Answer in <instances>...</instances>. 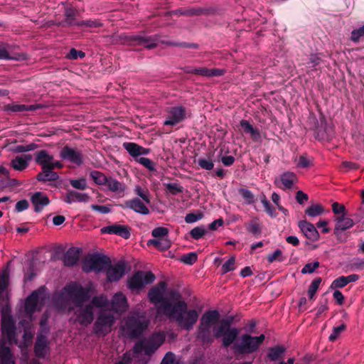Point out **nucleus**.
Wrapping results in <instances>:
<instances>
[{
	"label": "nucleus",
	"instance_id": "obj_1",
	"mask_svg": "<svg viewBox=\"0 0 364 364\" xmlns=\"http://www.w3.org/2000/svg\"><path fill=\"white\" fill-rule=\"evenodd\" d=\"M161 307L166 315L174 318L178 324L186 331L192 329L198 321L197 311H188L187 304L184 301H179L173 304L169 300H164Z\"/></svg>",
	"mask_w": 364,
	"mask_h": 364
},
{
	"label": "nucleus",
	"instance_id": "obj_2",
	"mask_svg": "<svg viewBox=\"0 0 364 364\" xmlns=\"http://www.w3.org/2000/svg\"><path fill=\"white\" fill-rule=\"evenodd\" d=\"M264 338V334H261L259 336H252L247 333L242 334L240 339L233 343L231 350L235 355L253 353L259 349Z\"/></svg>",
	"mask_w": 364,
	"mask_h": 364
},
{
	"label": "nucleus",
	"instance_id": "obj_3",
	"mask_svg": "<svg viewBox=\"0 0 364 364\" xmlns=\"http://www.w3.org/2000/svg\"><path fill=\"white\" fill-rule=\"evenodd\" d=\"M149 321L143 316H129L124 320L122 331L129 339L139 338L148 328Z\"/></svg>",
	"mask_w": 364,
	"mask_h": 364
},
{
	"label": "nucleus",
	"instance_id": "obj_4",
	"mask_svg": "<svg viewBox=\"0 0 364 364\" xmlns=\"http://www.w3.org/2000/svg\"><path fill=\"white\" fill-rule=\"evenodd\" d=\"M165 335L161 332H155L147 338L139 341L134 347L136 353L144 352L146 355L151 356L165 341Z\"/></svg>",
	"mask_w": 364,
	"mask_h": 364
},
{
	"label": "nucleus",
	"instance_id": "obj_5",
	"mask_svg": "<svg viewBox=\"0 0 364 364\" xmlns=\"http://www.w3.org/2000/svg\"><path fill=\"white\" fill-rule=\"evenodd\" d=\"M156 277L151 272L136 271L127 282V288L132 292H139L147 284L154 282Z\"/></svg>",
	"mask_w": 364,
	"mask_h": 364
},
{
	"label": "nucleus",
	"instance_id": "obj_6",
	"mask_svg": "<svg viewBox=\"0 0 364 364\" xmlns=\"http://www.w3.org/2000/svg\"><path fill=\"white\" fill-rule=\"evenodd\" d=\"M115 323L113 314L107 311H100L93 325L94 333L98 336H105L112 331Z\"/></svg>",
	"mask_w": 364,
	"mask_h": 364
},
{
	"label": "nucleus",
	"instance_id": "obj_7",
	"mask_svg": "<svg viewBox=\"0 0 364 364\" xmlns=\"http://www.w3.org/2000/svg\"><path fill=\"white\" fill-rule=\"evenodd\" d=\"M74 314L70 318V321L74 324H80L82 326H88L94 320L92 305L90 304L75 306Z\"/></svg>",
	"mask_w": 364,
	"mask_h": 364
},
{
	"label": "nucleus",
	"instance_id": "obj_8",
	"mask_svg": "<svg viewBox=\"0 0 364 364\" xmlns=\"http://www.w3.org/2000/svg\"><path fill=\"white\" fill-rule=\"evenodd\" d=\"M64 289L75 306H80L90 299L89 289L77 282L67 284Z\"/></svg>",
	"mask_w": 364,
	"mask_h": 364
},
{
	"label": "nucleus",
	"instance_id": "obj_9",
	"mask_svg": "<svg viewBox=\"0 0 364 364\" xmlns=\"http://www.w3.org/2000/svg\"><path fill=\"white\" fill-rule=\"evenodd\" d=\"M111 264L109 257L99 254H93L87 257L82 265V271L89 273L92 271L102 272Z\"/></svg>",
	"mask_w": 364,
	"mask_h": 364
},
{
	"label": "nucleus",
	"instance_id": "obj_10",
	"mask_svg": "<svg viewBox=\"0 0 364 364\" xmlns=\"http://www.w3.org/2000/svg\"><path fill=\"white\" fill-rule=\"evenodd\" d=\"M45 287H41L38 289L33 291L25 300V311L26 314L32 315L37 310L38 305L42 306L45 301L44 296Z\"/></svg>",
	"mask_w": 364,
	"mask_h": 364
},
{
	"label": "nucleus",
	"instance_id": "obj_11",
	"mask_svg": "<svg viewBox=\"0 0 364 364\" xmlns=\"http://www.w3.org/2000/svg\"><path fill=\"white\" fill-rule=\"evenodd\" d=\"M240 333V331L233 327L232 329H227V331H223L222 328H214V337L218 338L223 337L222 338V346L226 348L229 347H232L233 343H235L237 341V338L238 337Z\"/></svg>",
	"mask_w": 364,
	"mask_h": 364
},
{
	"label": "nucleus",
	"instance_id": "obj_12",
	"mask_svg": "<svg viewBox=\"0 0 364 364\" xmlns=\"http://www.w3.org/2000/svg\"><path fill=\"white\" fill-rule=\"evenodd\" d=\"M166 119L164 125L175 126L183 121L186 117V108L183 106H174L168 107L166 110Z\"/></svg>",
	"mask_w": 364,
	"mask_h": 364
},
{
	"label": "nucleus",
	"instance_id": "obj_13",
	"mask_svg": "<svg viewBox=\"0 0 364 364\" xmlns=\"http://www.w3.org/2000/svg\"><path fill=\"white\" fill-rule=\"evenodd\" d=\"M10 311V308L5 306L2 309L1 327L3 334L9 339H13L16 336V326L13 317L7 312Z\"/></svg>",
	"mask_w": 364,
	"mask_h": 364
},
{
	"label": "nucleus",
	"instance_id": "obj_14",
	"mask_svg": "<svg viewBox=\"0 0 364 364\" xmlns=\"http://www.w3.org/2000/svg\"><path fill=\"white\" fill-rule=\"evenodd\" d=\"M59 156L63 160L77 166H80L84 162V156L82 151L77 148H72L69 146H63L60 151Z\"/></svg>",
	"mask_w": 364,
	"mask_h": 364
},
{
	"label": "nucleus",
	"instance_id": "obj_15",
	"mask_svg": "<svg viewBox=\"0 0 364 364\" xmlns=\"http://www.w3.org/2000/svg\"><path fill=\"white\" fill-rule=\"evenodd\" d=\"M129 309V304L126 296L121 291L117 292L112 296L110 302V309L115 313L122 314Z\"/></svg>",
	"mask_w": 364,
	"mask_h": 364
},
{
	"label": "nucleus",
	"instance_id": "obj_16",
	"mask_svg": "<svg viewBox=\"0 0 364 364\" xmlns=\"http://www.w3.org/2000/svg\"><path fill=\"white\" fill-rule=\"evenodd\" d=\"M298 227L304 235L311 242H316L320 238V235L316 226L311 223L303 220L298 223Z\"/></svg>",
	"mask_w": 364,
	"mask_h": 364
},
{
	"label": "nucleus",
	"instance_id": "obj_17",
	"mask_svg": "<svg viewBox=\"0 0 364 364\" xmlns=\"http://www.w3.org/2000/svg\"><path fill=\"white\" fill-rule=\"evenodd\" d=\"M131 228L128 225H122L114 223L111 225L103 227L101 232L103 234H110L119 235L124 239H129L131 236Z\"/></svg>",
	"mask_w": 364,
	"mask_h": 364
},
{
	"label": "nucleus",
	"instance_id": "obj_18",
	"mask_svg": "<svg viewBox=\"0 0 364 364\" xmlns=\"http://www.w3.org/2000/svg\"><path fill=\"white\" fill-rule=\"evenodd\" d=\"M107 278L109 282H117L125 274V265L123 262H118L117 264L107 265Z\"/></svg>",
	"mask_w": 364,
	"mask_h": 364
},
{
	"label": "nucleus",
	"instance_id": "obj_19",
	"mask_svg": "<svg viewBox=\"0 0 364 364\" xmlns=\"http://www.w3.org/2000/svg\"><path fill=\"white\" fill-rule=\"evenodd\" d=\"M128 41L132 46H142L148 49H152L157 46L156 40L152 36L140 35L130 36Z\"/></svg>",
	"mask_w": 364,
	"mask_h": 364
},
{
	"label": "nucleus",
	"instance_id": "obj_20",
	"mask_svg": "<svg viewBox=\"0 0 364 364\" xmlns=\"http://www.w3.org/2000/svg\"><path fill=\"white\" fill-rule=\"evenodd\" d=\"M214 11L213 9L210 7H191V8H180L173 11L176 15L194 16L208 15Z\"/></svg>",
	"mask_w": 364,
	"mask_h": 364
},
{
	"label": "nucleus",
	"instance_id": "obj_21",
	"mask_svg": "<svg viewBox=\"0 0 364 364\" xmlns=\"http://www.w3.org/2000/svg\"><path fill=\"white\" fill-rule=\"evenodd\" d=\"M31 202L34 207V212L41 213L50 201L46 193L38 191L31 196Z\"/></svg>",
	"mask_w": 364,
	"mask_h": 364
},
{
	"label": "nucleus",
	"instance_id": "obj_22",
	"mask_svg": "<svg viewBox=\"0 0 364 364\" xmlns=\"http://www.w3.org/2000/svg\"><path fill=\"white\" fill-rule=\"evenodd\" d=\"M166 284L165 282H160L158 284V287H154L150 289L148 292V298L150 302L153 304H162L164 300H167L163 297L162 291L166 288Z\"/></svg>",
	"mask_w": 364,
	"mask_h": 364
},
{
	"label": "nucleus",
	"instance_id": "obj_23",
	"mask_svg": "<svg viewBox=\"0 0 364 364\" xmlns=\"http://www.w3.org/2000/svg\"><path fill=\"white\" fill-rule=\"evenodd\" d=\"M81 252L82 250L80 248L70 247L63 256L64 265L69 267L75 266L80 259Z\"/></svg>",
	"mask_w": 364,
	"mask_h": 364
},
{
	"label": "nucleus",
	"instance_id": "obj_24",
	"mask_svg": "<svg viewBox=\"0 0 364 364\" xmlns=\"http://www.w3.org/2000/svg\"><path fill=\"white\" fill-rule=\"evenodd\" d=\"M335 221L336 225L333 233L337 237H339V235L342 231H345L352 228L354 225L353 220L350 218L346 217V215L337 216Z\"/></svg>",
	"mask_w": 364,
	"mask_h": 364
},
{
	"label": "nucleus",
	"instance_id": "obj_25",
	"mask_svg": "<svg viewBox=\"0 0 364 364\" xmlns=\"http://www.w3.org/2000/svg\"><path fill=\"white\" fill-rule=\"evenodd\" d=\"M122 207L123 208L132 209L134 212L142 215H148L149 213V208L138 198H134L133 199L126 200Z\"/></svg>",
	"mask_w": 364,
	"mask_h": 364
},
{
	"label": "nucleus",
	"instance_id": "obj_26",
	"mask_svg": "<svg viewBox=\"0 0 364 364\" xmlns=\"http://www.w3.org/2000/svg\"><path fill=\"white\" fill-rule=\"evenodd\" d=\"M48 348V341L46 336L42 333H38L36 341L34 344V353L38 358H44Z\"/></svg>",
	"mask_w": 364,
	"mask_h": 364
},
{
	"label": "nucleus",
	"instance_id": "obj_27",
	"mask_svg": "<svg viewBox=\"0 0 364 364\" xmlns=\"http://www.w3.org/2000/svg\"><path fill=\"white\" fill-rule=\"evenodd\" d=\"M43 105L40 104L26 105L12 103L6 105L4 109L7 112H23L27 111H36L41 109Z\"/></svg>",
	"mask_w": 364,
	"mask_h": 364
},
{
	"label": "nucleus",
	"instance_id": "obj_28",
	"mask_svg": "<svg viewBox=\"0 0 364 364\" xmlns=\"http://www.w3.org/2000/svg\"><path fill=\"white\" fill-rule=\"evenodd\" d=\"M220 313L217 310H208L205 311L200 318V323L211 327L213 325L216 324L220 321Z\"/></svg>",
	"mask_w": 364,
	"mask_h": 364
},
{
	"label": "nucleus",
	"instance_id": "obj_29",
	"mask_svg": "<svg viewBox=\"0 0 364 364\" xmlns=\"http://www.w3.org/2000/svg\"><path fill=\"white\" fill-rule=\"evenodd\" d=\"M59 178L58 173L53 171V166L46 167L36 176V179L43 183L55 181Z\"/></svg>",
	"mask_w": 364,
	"mask_h": 364
},
{
	"label": "nucleus",
	"instance_id": "obj_30",
	"mask_svg": "<svg viewBox=\"0 0 364 364\" xmlns=\"http://www.w3.org/2000/svg\"><path fill=\"white\" fill-rule=\"evenodd\" d=\"M77 11L73 7H67L65 9L64 16L65 19L57 23V26L61 27H69L75 25V20L77 14Z\"/></svg>",
	"mask_w": 364,
	"mask_h": 364
},
{
	"label": "nucleus",
	"instance_id": "obj_31",
	"mask_svg": "<svg viewBox=\"0 0 364 364\" xmlns=\"http://www.w3.org/2000/svg\"><path fill=\"white\" fill-rule=\"evenodd\" d=\"M36 163L41 166V168L51 166V161H53V156L49 154L46 150H41L36 154Z\"/></svg>",
	"mask_w": 364,
	"mask_h": 364
},
{
	"label": "nucleus",
	"instance_id": "obj_32",
	"mask_svg": "<svg viewBox=\"0 0 364 364\" xmlns=\"http://www.w3.org/2000/svg\"><path fill=\"white\" fill-rule=\"evenodd\" d=\"M197 338L200 340L203 344H211L213 342L211 327L200 323L198 327Z\"/></svg>",
	"mask_w": 364,
	"mask_h": 364
},
{
	"label": "nucleus",
	"instance_id": "obj_33",
	"mask_svg": "<svg viewBox=\"0 0 364 364\" xmlns=\"http://www.w3.org/2000/svg\"><path fill=\"white\" fill-rule=\"evenodd\" d=\"M90 196L87 193H82L75 191H68L64 201L67 203L71 204L76 201L87 203L89 201Z\"/></svg>",
	"mask_w": 364,
	"mask_h": 364
},
{
	"label": "nucleus",
	"instance_id": "obj_34",
	"mask_svg": "<svg viewBox=\"0 0 364 364\" xmlns=\"http://www.w3.org/2000/svg\"><path fill=\"white\" fill-rule=\"evenodd\" d=\"M32 159L31 154H24L21 156H17L12 159L11 164V166L17 171H22L27 168L28 166V161Z\"/></svg>",
	"mask_w": 364,
	"mask_h": 364
},
{
	"label": "nucleus",
	"instance_id": "obj_35",
	"mask_svg": "<svg viewBox=\"0 0 364 364\" xmlns=\"http://www.w3.org/2000/svg\"><path fill=\"white\" fill-rule=\"evenodd\" d=\"M195 75L203 77H212L215 76H222L225 74V70L218 68L209 69L207 68H196L194 69Z\"/></svg>",
	"mask_w": 364,
	"mask_h": 364
},
{
	"label": "nucleus",
	"instance_id": "obj_36",
	"mask_svg": "<svg viewBox=\"0 0 364 364\" xmlns=\"http://www.w3.org/2000/svg\"><path fill=\"white\" fill-rule=\"evenodd\" d=\"M240 124L243 129L244 132L250 134L252 140L258 141L261 138L259 130L254 128L247 120L242 119Z\"/></svg>",
	"mask_w": 364,
	"mask_h": 364
},
{
	"label": "nucleus",
	"instance_id": "obj_37",
	"mask_svg": "<svg viewBox=\"0 0 364 364\" xmlns=\"http://www.w3.org/2000/svg\"><path fill=\"white\" fill-rule=\"evenodd\" d=\"M148 245H152L161 251H166L171 246V242L168 238L151 239L147 242Z\"/></svg>",
	"mask_w": 364,
	"mask_h": 364
},
{
	"label": "nucleus",
	"instance_id": "obj_38",
	"mask_svg": "<svg viewBox=\"0 0 364 364\" xmlns=\"http://www.w3.org/2000/svg\"><path fill=\"white\" fill-rule=\"evenodd\" d=\"M297 177L293 172H285L280 176V181L282 185L287 189H291L294 183L296 181Z\"/></svg>",
	"mask_w": 364,
	"mask_h": 364
},
{
	"label": "nucleus",
	"instance_id": "obj_39",
	"mask_svg": "<svg viewBox=\"0 0 364 364\" xmlns=\"http://www.w3.org/2000/svg\"><path fill=\"white\" fill-rule=\"evenodd\" d=\"M285 350L286 348L284 346H276L269 349L267 356L272 361H276L282 358Z\"/></svg>",
	"mask_w": 364,
	"mask_h": 364
},
{
	"label": "nucleus",
	"instance_id": "obj_40",
	"mask_svg": "<svg viewBox=\"0 0 364 364\" xmlns=\"http://www.w3.org/2000/svg\"><path fill=\"white\" fill-rule=\"evenodd\" d=\"M123 147L133 158L135 159H139L141 149L140 145L134 142H124Z\"/></svg>",
	"mask_w": 364,
	"mask_h": 364
},
{
	"label": "nucleus",
	"instance_id": "obj_41",
	"mask_svg": "<svg viewBox=\"0 0 364 364\" xmlns=\"http://www.w3.org/2000/svg\"><path fill=\"white\" fill-rule=\"evenodd\" d=\"M246 230L256 237L260 235L262 226L259 223V220L257 218L251 220L246 224Z\"/></svg>",
	"mask_w": 364,
	"mask_h": 364
},
{
	"label": "nucleus",
	"instance_id": "obj_42",
	"mask_svg": "<svg viewBox=\"0 0 364 364\" xmlns=\"http://www.w3.org/2000/svg\"><path fill=\"white\" fill-rule=\"evenodd\" d=\"M1 364H14L11 349L7 346H3L0 349Z\"/></svg>",
	"mask_w": 364,
	"mask_h": 364
},
{
	"label": "nucleus",
	"instance_id": "obj_43",
	"mask_svg": "<svg viewBox=\"0 0 364 364\" xmlns=\"http://www.w3.org/2000/svg\"><path fill=\"white\" fill-rule=\"evenodd\" d=\"M323 212V207L320 204H313L305 210V213L310 217L321 215Z\"/></svg>",
	"mask_w": 364,
	"mask_h": 364
},
{
	"label": "nucleus",
	"instance_id": "obj_44",
	"mask_svg": "<svg viewBox=\"0 0 364 364\" xmlns=\"http://www.w3.org/2000/svg\"><path fill=\"white\" fill-rule=\"evenodd\" d=\"M90 177L97 185H105L107 182V178L104 173L98 171L90 172Z\"/></svg>",
	"mask_w": 364,
	"mask_h": 364
},
{
	"label": "nucleus",
	"instance_id": "obj_45",
	"mask_svg": "<svg viewBox=\"0 0 364 364\" xmlns=\"http://www.w3.org/2000/svg\"><path fill=\"white\" fill-rule=\"evenodd\" d=\"M261 202L264 205V211L272 218H275L277 215L276 209L267 199L264 195H262Z\"/></svg>",
	"mask_w": 364,
	"mask_h": 364
},
{
	"label": "nucleus",
	"instance_id": "obj_46",
	"mask_svg": "<svg viewBox=\"0 0 364 364\" xmlns=\"http://www.w3.org/2000/svg\"><path fill=\"white\" fill-rule=\"evenodd\" d=\"M75 25L87 28H100L103 26V24L97 19H88L77 21Z\"/></svg>",
	"mask_w": 364,
	"mask_h": 364
},
{
	"label": "nucleus",
	"instance_id": "obj_47",
	"mask_svg": "<svg viewBox=\"0 0 364 364\" xmlns=\"http://www.w3.org/2000/svg\"><path fill=\"white\" fill-rule=\"evenodd\" d=\"M105 186H107L109 190L112 192H117L119 191H124V188H122V183L117 179L112 177L107 178V182Z\"/></svg>",
	"mask_w": 364,
	"mask_h": 364
},
{
	"label": "nucleus",
	"instance_id": "obj_48",
	"mask_svg": "<svg viewBox=\"0 0 364 364\" xmlns=\"http://www.w3.org/2000/svg\"><path fill=\"white\" fill-rule=\"evenodd\" d=\"M321 282H322L321 277H317L311 282V283L309 287V289H308V294H309L310 299H314Z\"/></svg>",
	"mask_w": 364,
	"mask_h": 364
},
{
	"label": "nucleus",
	"instance_id": "obj_49",
	"mask_svg": "<svg viewBox=\"0 0 364 364\" xmlns=\"http://www.w3.org/2000/svg\"><path fill=\"white\" fill-rule=\"evenodd\" d=\"M108 304L109 301L105 295L102 294L100 296H94L92 299V302L90 304L92 305V307L96 306L98 308H101L107 306Z\"/></svg>",
	"mask_w": 364,
	"mask_h": 364
},
{
	"label": "nucleus",
	"instance_id": "obj_50",
	"mask_svg": "<svg viewBox=\"0 0 364 364\" xmlns=\"http://www.w3.org/2000/svg\"><path fill=\"white\" fill-rule=\"evenodd\" d=\"M38 147V145L35 143H31L27 145H17L15 146L12 151L14 153H24L30 151H33Z\"/></svg>",
	"mask_w": 364,
	"mask_h": 364
},
{
	"label": "nucleus",
	"instance_id": "obj_51",
	"mask_svg": "<svg viewBox=\"0 0 364 364\" xmlns=\"http://www.w3.org/2000/svg\"><path fill=\"white\" fill-rule=\"evenodd\" d=\"M168 234V230L165 227H157L151 231V235L154 237V239L167 238Z\"/></svg>",
	"mask_w": 364,
	"mask_h": 364
},
{
	"label": "nucleus",
	"instance_id": "obj_52",
	"mask_svg": "<svg viewBox=\"0 0 364 364\" xmlns=\"http://www.w3.org/2000/svg\"><path fill=\"white\" fill-rule=\"evenodd\" d=\"M70 184L75 189L84 191L87 188L86 179L81 178L79 179H70Z\"/></svg>",
	"mask_w": 364,
	"mask_h": 364
},
{
	"label": "nucleus",
	"instance_id": "obj_53",
	"mask_svg": "<svg viewBox=\"0 0 364 364\" xmlns=\"http://www.w3.org/2000/svg\"><path fill=\"white\" fill-rule=\"evenodd\" d=\"M166 190L172 195H177L183 191V187L178 183H170L165 184Z\"/></svg>",
	"mask_w": 364,
	"mask_h": 364
},
{
	"label": "nucleus",
	"instance_id": "obj_54",
	"mask_svg": "<svg viewBox=\"0 0 364 364\" xmlns=\"http://www.w3.org/2000/svg\"><path fill=\"white\" fill-rule=\"evenodd\" d=\"M135 193L139 196L145 203L149 204L151 203L149 192L147 189H144L140 186H136Z\"/></svg>",
	"mask_w": 364,
	"mask_h": 364
},
{
	"label": "nucleus",
	"instance_id": "obj_55",
	"mask_svg": "<svg viewBox=\"0 0 364 364\" xmlns=\"http://www.w3.org/2000/svg\"><path fill=\"white\" fill-rule=\"evenodd\" d=\"M239 194L245 199V202L248 204H252L255 202V196L253 193L248 189L240 188L238 191Z\"/></svg>",
	"mask_w": 364,
	"mask_h": 364
},
{
	"label": "nucleus",
	"instance_id": "obj_56",
	"mask_svg": "<svg viewBox=\"0 0 364 364\" xmlns=\"http://www.w3.org/2000/svg\"><path fill=\"white\" fill-rule=\"evenodd\" d=\"M198 164L200 166V167L205 170H212L214 166V164L213 161L210 159H205L200 157L198 161Z\"/></svg>",
	"mask_w": 364,
	"mask_h": 364
},
{
	"label": "nucleus",
	"instance_id": "obj_57",
	"mask_svg": "<svg viewBox=\"0 0 364 364\" xmlns=\"http://www.w3.org/2000/svg\"><path fill=\"white\" fill-rule=\"evenodd\" d=\"M135 161L144 166L149 171H153L156 170L154 163L148 158L140 157L139 159H136Z\"/></svg>",
	"mask_w": 364,
	"mask_h": 364
},
{
	"label": "nucleus",
	"instance_id": "obj_58",
	"mask_svg": "<svg viewBox=\"0 0 364 364\" xmlns=\"http://www.w3.org/2000/svg\"><path fill=\"white\" fill-rule=\"evenodd\" d=\"M206 233V230L203 226H198L193 228L190 232V235L194 240H199Z\"/></svg>",
	"mask_w": 364,
	"mask_h": 364
},
{
	"label": "nucleus",
	"instance_id": "obj_59",
	"mask_svg": "<svg viewBox=\"0 0 364 364\" xmlns=\"http://www.w3.org/2000/svg\"><path fill=\"white\" fill-rule=\"evenodd\" d=\"M235 257H231L227 262H225L221 268L222 274H226L228 272L232 271L235 269Z\"/></svg>",
	"mask_w": 364,
	"mask_h": 364
},
{
	"label": "nucleus",
	"instance_id": "obj_60",
	"mask_svg": "<svg viewBox=\"0 0 364 364\" xmlns=\"http://www.w3.org/2000/svg\"><path fill=\"white\" fill-rule=\"evenodd\" d=\"M361 38H364V25L358 29H354L351 32L350 40L354 43L360 41Z\"/></svg>",
	"mask_w": 364,
	"mask_h": 364
},
{
	"label": "nucleus",
	"instance_id": "obj_61",
	"mask_svg": "<svg viewBox=\"0 0 364 364\" xmlns=\"http://www.w3.org/2000/svg\"><path fill=\"white\" fill-rule=\"evenodd\" d=\"M284 257H282V252L279 249H277L272 254L268 255L267 259L269 263H272L274 261L283 262Z\"/></svg>",
	"mask_w": 364,
	"mask_h": 364
},
{
	"label": "nucleus",
	"instance_id": "obj_62",
	"mask_svg": "<svg viewBox=\"0 0 364 364\" xmlns=\"http://www.w3.org/2000/svg\"><path fill=\"white\" fill-rule=\"evenodd\" d=\"M198 259V255L196 252H189L183 255L181 261L186 264L191 265L194 264Z\"/></svg>",
	"mask_w": 364,
	"mask_h": 364
},
{
	"label": "nucleus",
	"instance_id": "obj_63",
	"mask_svg": "<svg viewBox=\"0 0 364 364\" xmlns=\"http://www.w3.org/2000/svg\"><path fill=\"white\" fill-rule=\"evenodd\" d=\"M233 321H234V316H230L226 318H223L219 321L220 325L219 326L218 328H222L223 331H225L228 328L232 329L233 327H231V325L233 323Z\"/></svg>",
	"mask_w": 364,
	"mask_h": 364
},
{
	"label": "nucleus",
	"instance_id": "obj_64",
	"mask_svg": "<svg viewBox=\"0 0 364 364\" xmlns=\"http://www.w3.org/2000/svg\"><path fill=\"white\" fill-rule=\"evenodd\" d=\"M203 217V214L201 212H198V213H190L186 215L185 221L186 223H193L202 219Z\"/></svg>",
	"mask_w": 364,
	"mask_h": 364
}]
</instances>
